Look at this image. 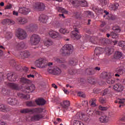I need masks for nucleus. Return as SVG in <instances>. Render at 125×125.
<instances>
[{"label": "nucleus", "instance_id": "1", "mask_svg": "<svg viewBox=\"0 0 125 125\" xmlns=\"http://www.w3.org/2000/svg\"><path fill=\"white\" fill-rule=\"evenodd\" d=\"M32 112L37 114L33 115L31 117V121L33 122H36L38 121H40L41 119H42V118H43V115L41 114V113H42V112H43V108L41 107L36 108L32 109Z\"/></svg>", "mask_w": 125, "mask_h": 125}, {"label": "nucleus", "instance_id": "2", "mask_svg": "<svg viewBox=\"0 0 125 125\" xmlns=\"http://www.w3.org/2000/svg\"><path fill=\"white\" fill-rule=\"evenodd\" d=\"M35 65L38 68L43 69L47 67V61L43 58H39L35 61Z\"/></svg>", "mask_w": 125, "mask_h": 125}, {"label": "nucleus", "instance_id": "3", "mask_svg": "<svg viewBox=\"0 0 125 125\" xmlns=\"http://www.w3.org/2000/svg\"><path fill=\"white\" fill-rule=\"evenodd\" d=\"M16 36L19 40H25L28 37L27 32L22 28H18L17 29Z\"/></svg>", "mask_w": 125, "mask_h": 125}, {"label": "nucleus", "instance_id": "4", "mask_svg": "<svg viewBox=\"0 0 125 125\" xmlns=\"http://www.w3.org/2000/svg\"><path fill=\"white\" fill-rule=\"evenodd\" d=\"M70 2L75 7L80 5H81L82 7L87 6V2L85 0H80V1L78 0H70Z\"/></svg>", "mask_w": 125, "mask_h": 125}, {"label": "nucleus", "instance_id": "5", "mask_svg": "<svg viewBox=\"0 0 125 125\" xmlns=\"http://www.w3.org/2000/svg\"><path fill=\"white\" fill-rule=\"evenodd\" d=\"M48 72L50 74H53L54 75H60L62 73V70L57 66H54L49 67Z\"/></svg>", "mask_w": 125, "mask_h": 125}, {"label": "nucleus", "instance_id": "6", "mask_svg": "<svg viewBox=\"0 0 125 125\" xmlns=\"http://www.w3.org/2000/svg\"><path fill=\"white\" fill-rule=\"evenodd\" d=\"M40 42V36L37 34H33L30 40V43L31 45H37Z\"/></svg>", "mask_w": 125, "mask_h": 125}, {"label": "nucleus", "instance_id": "7", "mask_svg": "<svg viewBox=\"0 0 125 125\" xmlns=\"http://www.w3.org/2000/svg\"><path fill=\"white\" fill-rule=\"evenodd\" d=\"M33 8L35 10L42 11L44 10V8H45V5H44L43 3L37 2L33 5Z\"/></svg>", "mask_w": 125, "mask_h": 125}, {"label": "nucleus", "instance_id": "8", "mask_svg": "<svg viewBox=\"0 0 125 125\" xmlns=\"http://www.w3.org/2000/svg\"><path fill=\"white\" fill-rule=\"evenodd\" d=\"M48 34L52 39H58L59 40V39H61V35H60L59 32L56 31L50 30H49Z\"/></svg>", "mask_w": 125, "mask_h": 125}, {"label": "nucleus", "instance_id": "9", "mask_svg": "<svg viewBox=\"0 0 125 125\" xmlns=\"http://www.w3.org/2000/svg\"><path fill=\"white\" fill-rule=\"evenodd\" d=\"M18 12L23 15H28L31 12V9L26 7H20Z\"/></svg>", "mask_w": 125, "mask_h": 125}, {"label": "nucleus", "instance_id": "10", "mask_svg": "<svg viewBox=\"0 0 125 125\" xmlns=\"http://www.w3.org/2000/svg\"><path fill=\"white\" fill-rule=\"evenodd\" d=\"M105 49L101 47H97L95 49V56H96L98 58L101 54H103Z\"/></svg>", "mask_w": 125, "mask_h": 125}, {"label": "nucleus", "instance_id": "11", "mask_svg": "<svg viewBox=\"0 0 125 125\" xmlns=\"http://www.w3.org/2000/svg\"><path fill=\"white\" fill-rule=\"evenodd\" d=\"M24 92L25 93H30V92H33L36 89V87L35 85L31 84L30 86H26L24 87Z\"/></svg>", "mask_w": 125, "mask_h": 125}, {"label": "nucleus", "instance_id": "12", "mask_svg": "<svg viewBox=\"0 0 125 125\" xmlns=\"http://www.w3.org/2000/svg\"><path fill=\"white\" fill-rule=\"evenodd\" d=\"M8 86L11 89H14V90H20L21 89V86L15 83H8Z\"/></svg>", "mask_w": 125, "mask_h": 125}, {"label": "nucleus", "instance_id": "13", "mask_svg": "<svg viewBox=\"0 0 125 125\" xmlns=\"http://www.w3.org/2000/svg\"><path fill=\"white\" fill-rule=\"evenodd\" d=\"M16 22L21 25H24L28 23V19L24 17H19L16 19Z\"/></svg>", "mask_w": 125, "mask_h": 125}, {"label": "nucleus", "instance_id": "14", "mask_svg": "<svg viewBox=\"0 0 125 125\" xmlns=\"http://www.w3.org/2000/svg\"><path fill=\"white\" fill-rule=\"evenodd\" d=\"M113 89L117 92H122L125 89V86L121 84H116L113 86Z\"/></svg>", "mask_w": 125, "mask_h": 125}, {"label": "nucleus", "instance_id": "15", "mask_svg": "<svg viewBox=\"0 0 125 125\" xmlns=\"http://www.w3.org/2000/svg\"><path fill=\"white\" fill-rule=\"evenodd\" d=\"M76 32L79 33V30L78 29H75L74 31H72L71 37L72 39H73V40H80V39L81 38V35L76 33Z\"/></svg>", "mask_w": 125, "mask_h": 125}, {"label": "nucleus", "instance_id": "16", "mask_svg": "<svg viewBox=\"0 0 125 125\" xmlns=\"http://www.w3.org/2000/svg\"><path fill=\"white\" fill-rule=\"evenodd\" d=\"M47 20H48V17L45 15H42L39 18L40 23H43L44 24H45L47 22Z\"/></svg>", "mask_w": 125, "mask_h": 125}, {"label": "nucleus", "instance_id": "17", "mask_svg": "<svg viewBox=\"0 0 125 125\" xmlns=\"http://www.w3.org/2000/svg\"><path fill=\"white\" fill-rule=\"evenodd\" d=\"M99 120L100 121V123L107 124V123H108L109 122L110 118L106 115H104L102 116L100 118H99Z\"/></svg>", "mask_w": 125, "mask_h": 125}, {"label": "nucleus", "instance_id": "18", "mask_svg": "<svg viewBox=\"0 0 125 125\" xmlns=\"http://www.w3.org/2000/svg\"><path fill=\"white\" fill-rule=\"evenodd\" d=\"M7 79H8L9 82H15L17 77L12 73H8L7 74Z\"/></svg>", "mask_w": 125, "mask_h": 125}, {"label": "nucleus", "instance_id": "19", "mask_svg": "<svg viewBox=\"0 0 125 125\" xmlns=\"http://www.w3.org/2000/svg\"><path fill=\"white\" fill-rule=\"evenodd\" d=\"M8 104L10 105H15L18 103V101L15 98H8L7 100Z\"/></svg>", "mask_w": 125, "mask_h": 125}, {"label": "nucleus", "instance_id": "20", "mask_svg": "<svg viewBox=\"0 0 125 125\" xmlns=\"http://www.w3.org/2000/svg\"><path fill=\"white\" fill-rule=\"evenodd\" d=\"M1 23L3 24V25H5V24L14 25V24H15V21H14L13 20L6 19L2 21Z\"/></svg>", "mask_w": 125, "mask_h": 125}, {"label": "nucleus", "instance_id": "21", "mask_svg": "<svg viewBox=\"0 0 125 125\" xmlns=\"http://www.w3.org/2000/svg\"><path fill=\"white\" fill-rule=\"evenodd\" d=\"M0 111L1 112H4V113H5L10 111V108L5 105L4 104H0Z\"/></svg>", "mask_w": 125, "mask_h": 125}, {"label": "nucleus", "instance_id": "22", "mask_svg": "<svg viewBox=\"0 0 125 125\" xmlns=\"http://www.w3.org/2000/svg\"><path fill=\"white\" fill-rule=\"evenodd\" d=\"M120 4L119 3H115L114 4H110L108 7L110 10H117Z\"/></svg>", "mask_w": 125, "mask_h": 125}, {"label": "nucleus", "instance_id": "23", "mask_svg": "<svg viewBox=\"0 0 125 125\" xmlns=\"http://www.w3.org/2000/svg\"><path fill=\"white\" fill-rule=\"evenodd\" d=\"M35 102L37 105H39L40 106H42L45 104V100H43L42 98H39L36 100Z\"/></svg>", "mask_w": 125, "mask_h": 125}, {"label": "nucleus", "instance_id": "24", "mask_svg": "<svg viewBox=\"0 0 125 125\" xmlns=\"http://www.w3.org/2000/svg\"><path fill=\"white\" fill-rule=\"evenodd\" d=\"M63 49H67L68 51L71 54L73 52V46L70 44H66L63 46Z\"/></svg>", "mask_w": 125, "mask_h": 125}, {"label": "nucleus", "instance_id": "25", "mask_svg": "<svg viewBox=\"0 0 125 125\" xmlns=\"http://www.w3.org/2000/svg\"><path fill=\"white\" fill-rule=\"evenodd\" d=\"M20 82H21V83H27L29 84V83H32V81L29 79H27V78L22 77L20 79Z\"/></svg>", "mask_w": 125, "mask_h": 125}, {"label": "nucleus", "instance_id": "26", "mask_svg": "<svg viewBox=\"0 0 125 125\" xmlns=\"http://www.w3.org/2000/svg\"><path fill=\"white\" fill-rule=\"evenodd\" d=\"M61 106L64 109H68L70 106V102L69 101H64L62 104H61Z\"/></svg>", "mask_w": 125, "mask_h": 125}, {"label": "nucleus", "instance_id": "27", "mask_svg": "<svg viewBox=\"0 0 125 125\" xmlns=\"http://www.w3.org/2000/svg\"><path fill=\"white\" fill-rule=\"evenodd\" d=\"M21 55H22V58H28L31 56V53L28 51H24L21 53Z\"/></svg>", "mask_w": 125, "mask_h": 125}, {"label": "nucleus", "instance_id": "28", "mask_svg": "<svg viewBox=\"0 0 125 125\" xmlns=\"http://www.w3.org/2000/svg\"><path fill=\"white\" fill-rule=\"evenodd\" d=\"M111 75V73L108 72H103L101 74V78L103 80H106L109 78V76Z\"/></svg>", "mask_w": 125, "mask_h": 125}, {"label": "nucleus", "instance_id": "29", "mask_svg": "<svg viewBox=\"0 0 125 125\" xmlns=\"http://www.w3.org/2000/svg\"><path fill=\"white\" fill-rule=\"evenodd\" d=\"M56 9L58 11V12H61V13H64V14H67L68 13V11L65 9V8L61 7H56Z\"/></svg>", "mask_w": 125, "mask_h": 125}, {"label": "nucleus", "instance_id": "30", "mask_svg": "<svg viewBox=\"0 0 125 125\" xmlns=\"http://www.w3.org/2000/svg\"><path fill=\"white\" fill-rule=\"evenodd\" d=\"M106 82L109 84H113V83H115L116 81H115V79L112 78V75L110 74V76L108 77V79L106 80Z\"/></svg>", "mask_w": 125, "mask_h": 125}, {"label": "nucleus", "instance_id": "31", "mask_svg": "<svg viewBox=\"0 0 125 125\" xmlns=\"http://www.w3.org/2000/svg\"><path fill=\"white\" fill-rule=\"evenodd\" d=\"M116 72L120 75H123L125 73V68L123 66L118 67L116 69Z\"/></svg>", "mask_w": 125, "mask_h": 125}, {"label": "nucleus", "instance_id": "32", "mask_svg": "<svg viewBox=\"0 0 125 125\" xmlns=\"http://www.w3.org/2000/svg\"><path fill=\"white\" fill-rule=\"evenodd\" d=\"M21 114H28V113H31L33 112V109L30 108H24L20 110Z\"/></svg>", "mask_w": 125, "mask_h": 125}, {"label": "nucleus", "instance_id": "33", "mask_svg": "<svg viewBox=\"0 0 125 125\" xmlns=\"http://www.w3.org/2000/svg\"><path fill=\"white\" fill-rule=\"evenodd\" d=\"M18 96L20 98H23L24 99H26V100H28V99H30V95H24L22 93H18Z\"/></svg>", "mask_w": 125, "mask_h": 125}, {"label": "nucleus", "instance_id": "34", "mask_svg": "<svg viewBox=\"0 0 125 125\" xmlns=\"http://www.w3.org/2000/svg\"><path fill=\"white\" fill-rule=\"evenodd\" d=\"M25 43L24 42H21L16 45V48L17 49H22V48H25Z\"/></svg>", "mask_w": 125, "mask_h": 125}, {"label": "nucleus", "instance_id": "35", "mask_svg": "<svg viewBox=\"0 0 125 125\" xmlns=\"http://www.w3.org/2000/svg\"><path fill=\"white\" fill-rule=\"evenodd\" d=\"M96 73L95 70L92 68H87L86 69V73L87 75H94Z\"/></svg>", "mask_w": 125, "mask_h": 125}, {"label": "nucleus", "instance_id": "36", "mask_svg": "<svg viewBox=\"0 0 125 125\" xmlns=\"http://www.w3.org/2000/svg\"><path fill=\"white\" fill-rule=\"evenodd\" d=\"M96 99H91L89 102L90 104V106H91V107H96V106H97L96 105Z\"/></svg>", "mask_w": 125, "mask_h": 125}, {"label": "nucleus", "instance_id": "37", "mask_svg": "<svg viewBox=\"0 0 125 125\" xmlns=\"http://www.w3.org/2000/svg\"><path fill=\"white\" fill-rule=\"evenodd\" d=\"M122 56H123V54L121 52H116L114 54V58L115 59H120L122 58Z\"/></svg>", "mask_w": 125, "mask_h": 125}, {"label": "nucleus", "instance_id": "38", "mask_svg": "<svg viewBox=\"0 0 125 125\" xmlns=\"http://www.w3.org/2000/svg\"><path fill=\"white\" fill-rule=\"evenodd\" d=\"M77 63H78V60H76V59L71 60L69 62V64L70 66H75L77 65Z\"/></svg>", "mask_w": 125, "mask_h": 125}, {"label": "nucleus", "instance_id": "39", "mask_svg": "<svg viewBox=\"0 0 125 125\" xmlns=\"http://www.w3.org/2000/svg\"><path fill=\"white\" fill-rule=\"evenodd\" d=\"M53 44V42L50 40H47L44 42V44L47 47L50 46V45H52Z\"/></svg>", "mask_w": 125, "mask_h": 125}, {"label": "nucleus", "instance_id": "40", "mask_svg": "<svg viewBox=\"0 0 125 125\" xmlns=\"http://www.w3.org/2000/svg\"><path fill=\"white\" fill-rule=\"evenodd\" d=\"M113 30L114 31L115 33H121L122 29L121 27L119 26H115L113 27Z\"/></svg>", "mask_w": 125, "mask_h": 125}, {"label": "nucleus", "instance_id": "41", "mask_svg": "<svg viewBox=\"0 0 125 125\" xmlns=\"http://www.w3.org/2000/svg\"><path fill=\"white\" fill-rule=\"evenodd\" d=\"M26 106L27 107H34L36 106V104L34 102L28 101L26 102Z\"/></svg>", "mask_w": 125, "mask_h": 125}, {"label": "nucleus", "instance_id": "42", "mask_svg": "<svg viewBox=\"0 0 125 125\" xmlns=\"http://www.w3.org/2000/svg\"><path fill=\"white\" fill-rule=\"evenodd\" d=\"M73 125H84V124L83 123L82 121H80L78 120H75L73 121Z\"/></svg>", "mask_w": 125, "mask_h": 125}, {"label": "nucleus", "instance_id": "43", "mask_svg": "<svg viewBox=\"0 0 125 125\" xmlns=\"http://www.w3.org/2000/svg\"><path fill=\"white\" fill-rule=\"evenodd\" d=\"M61 52L62 54H64V55L71 54L67 49H64V46L62 47V49L61 50Z\"/></svg>", "mask_w": 125, "mask_h": 125}, {"label": "nucleus", "instance_id": "44", "mask_svg": "<svg viewBox=\"0 0 125 125\" xmlns=\"http://www.w3.org/2000/svg\"><path fill=\"white\" fill-rule=\"evenodd\" d=\"M84 114L81 112H79L76 114V117L77 119L80 120H83V118Z\"/></svg>", "mask_w": 125, "mask_h": 125}, {"label": "nucleus", "instance_id": "45", "mask_svg": "<svg viewBox=\"0 0 125 125\" xmlns=\"http://www.w3.org/2000/svg\"><path fill=\"white\" fill-rule=\"evenodd\" d=\"M59 32L63 34H68V33H69V31L65 28H61L59 30Z\"/></svg>", "mask_w": 125, "mask_h": 125}, {"label": "nucleus", "instance_id": "46", "mask_svg": "<svg viewBox=\"0 0 125 125\" xmlns=\"http://www.w3.org/2000/svg\"><path fill=\"white\" fill-rule=\"evenodd\" d=\"M75 18L78 19V18H81V16H82V13L75 12L74 14Z\"/></svg>", "mask_w": 125, "mask_h": 125}, {"label": "nucleus", "instance_id": "47", "mask_svg": "<svg viewBox=\"0 0 125 125\" xmlns=\"http://www.w3.org/2000/svg\"><path fill=\"white\" fill-rule=\"evenodd\" d=\"M108 94H110V90L109 89H105L103 91V96H104V95H108Z\"/></svg>", "mask_w": 125, "mask_h": 125}, {"label": "nucleus", "instance_id": "48", "mask_svg": "<svg viewBox=\"0 0 125 125\" xmlns=\"http://www.w3.org/2000/svg\"><path fill=\"white\" fill-rule=\"evenodd\" d=\"M95 41H96V38L95 37H92L90 38V42L94 44H96V43H97V42Z\"/></svg>", "mask_w": 125, "mask_h": 125}, {"label": "nucleus", "instance_id": "49", "mask_svg": "<svg viewBox=\"0 0 125 125\" xmlns=\"http://www.w3.org/2000/svg\"><path fill=\"white\" fill-rule=\"evenodd\" d=\"M93 10L95 11V12H97V13H100V14H101V13H103V9H102L94 8Z\"/></svg>", "mask_w": 125, "mask_h": 125}, {"label": "nucleus", "instance_id": "50", "mask_svg": "<svg viewBox=\"0 0 125 125\" xmlns=\"http://www.w3.org/2000/svg\"><path fill=\"white\" fill-rule=\"evenodd\" d=\"M82 121H84V122H88L89 119L88 118V116L84 114L83 117L82 118Z\"/></svg>", "mask_w": 125, "mask_h": 125}, {"label": "nucleus", "instance_id": "51", "mask_svg": "<svg viewBox=\"0 0 125 125\" xmlns=\"http://www.w3.org/2000/svg\"><path fill=\"white\" fill-rule=\"evenodd\" d=\"M76 71L74 69H70L68 70V73L70 75H75Z\"/></svg>", "mask_w": 125, "mask_h": 125}, {"label": "nucleus", "instance_id": "52", "mask_svg": "<svg viewBox=\"0 0 125 125\" xmlns=\"http://www.w3.org/2000/svg\"><path fill=\"white\" fill-rule=\"evenodd\" d=\"M99 101L102 104H104L106 103V99H105L102 97L99 98Z\"/></svg>", "mask_w": 125, "mask_h": 125}, {"label": "nucleus", "instance_id": "53", "mask_svg": "<svg viewBox=\"0 0 125 125\" xmlns=\"http://www.w3.org/2000/svg\"><path fill=\"white\" fill-rule=\"evenodd\" d=\"M110 36L112 37V39H116V38H118V34L112 32L110 33Z\"/></svg>", "mask_w": 125, "mask_h": 125}, {"label": "nucleus", "instance_id": "54", "mask_svg": "<svg viewBox=\"0 0 125 125\" xmlns=\"http://www.w3.org/2000/svg\"><path fill=\"white\" fill-rule=\"evenodd\" d=\"M99 109L101 110V111H106V110H108V107L102 106V105H100L99 106Z\"/></svg>", "mask_w": 125, "mask_h": 125}, {"label": "nucleus", "instance_id": "55", "mask_svg": "<svg viewBox=\"0 0 125 125\" xmlns=\"http://www.w3.org/2000/svg\"><path fill=\"white\" fill-rule=\"evenodd\" d=\"M54 26L56 27V28H59L60 26V23H59V21H55L54 22Z\"/></svg>", "mask_w": 125, "mask_h": 125}, {"label": "nucleus", "instance_id": "56", "mask_svg": "<svg viewBox=\"0 0 125 125\" xmlns=\"http://www.w3.org/2000/svg\"><path fill=\"white\" fill-rule=\"evenodd\" d=\"M88 83H91V84H94L95 83V82H94V78H89L88 80Z\"/></svg>", "mask_w": 125, "mask_h": 125}, {"label": "nucleus", "instance_id": "57", "mask_svg": "<svg viewBox=\"0 0 125 125\" xmlns=\"http://www.w3.org/2000/svg\"><path fill=\"white\" fill-rule=\"evenodd\" d=\"M86 14H87L89 16H91V17H94V14L92 13V12H90L89 11H87L85 12Z\"/></svg>", "mask_w": 125, "mask_h": 125}, {"label": "nucleus", "instance_id": "58", "mask_svg": "<svg viewBox=\"0 0 125 125\" xmlns=\"http://www.w3.org/2000/svg\"><path fill=\"white\" fill-rule=\"evenodd\" d=\"M119 46L121 47H125V42L124 41H121L119 43Z\"/></svg>", "mask_w": 125, "mask_h": 125}, {"label": "nucleus", "instance_id": "59", "mask_svg": "<svg viewBox=\"0 0 125 125\" xmlns=\"http://www.w3.org/2000/svg\"><path fill=\"white\" fill-rule=\"evenodd\" d=\"M83 106H84L85 107H86L88 105V102L87 101H83L82 103Z\"/></svg>", "mask_w": 125, "mask_h": 125}, {"label": "nucleus", "instance_id": "60", "mask_svg": "<svg viewBox=\"0 0 125 125\" xmlns=\"http://www.w3.org/2000/svg\"><path fill=\"white\" fill-rule=\"evenodd\" d=\"M6 36L7 37L8 39H11L12 37V33H11V32H8L6 33Z\"/></svg>", "mask_w": 125, "mask_h": 125}, {"label": "nucleus", "instance_id": "61", "mask_svg": "<svg viewBox=\"0 0 125 125\" xmlns=\"http://www.w3.org/2000/svg\"><path fill=\"white\" fill-rule=\"evenodd\" d=\"M12 8V4H9L6 6L5 9H11Z\"/></svg>", "mask_w": 125, "mask_h": 125}, {"label": "nucleus", "instance_id": "62", "mask_svg": "<svg viewBox=\"0 0 125 125\" xmlns=\"http://www.w3.org/2000/svg\"><path fill=\"white\" fill-rule=\"evenodd\" d=\"M56 61L58 63H63L64 62V61L62 59H56Z\"/></svg>", "mask_w": 125, "mask_h": 125}, {"label": "nucleus", "instance_id": "63", "mask_svg": "<svg viewBox=\"0 0 125 125\" xmlns=\"http://www.w3.org/2000/svg\"><path fill=\"white\" fill-rule=\"evenodd\" d=\"M118 102H119V103H120L121 104H123V103H125V99H120V100H119Z\"/></svg>", "mask_w": 125, "mask_h": 125}, {"label": "nucleus", "instance_id": "64", "mask_svg": "<svg viewBox=\"0 0 125 125\" xmlns=\"http://www.w3.org/2000/svg\"><path fill=\"white\" fill-rule=\"evenodd\" d=\"M102 42L104 43H108V39H104L102 40Z\"/></svg>", "mask_w": 125, "mask_h": 125}]
</instances>
